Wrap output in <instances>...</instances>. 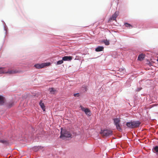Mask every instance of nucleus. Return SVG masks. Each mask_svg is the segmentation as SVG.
I'll return each mask as SVG.
<instances>
[{
  "label": "nucleus",
  "instance_id": "obj_14",
  "mask_svg": "<svg viewBox=\"0 0 158 158\" xmlns=\"http://www.w3.org/2000/svg\"><path fill=\"white\" fill-rule=\"evenodd\" d=\"M114 121L115 125L117 124L120 123V120L118 118H115L114 119Z\"/></svg>",
  "mask_w": 158,
  "mask_h": 158
},
{
  "label": "nucleus",
  "instance_id": "obj_13",
  "mask_svg": "<svg viewBox=\"0 0 158 158\" xmlns=\"http://www.w3.org/2000/svg\"><path fill=\"white\" fill-rule=\"evenodd\" d=\"M85 112L86 114L88 116H90L91 115V112L90 110L88 108H86L85 110Z\"/></svg>",
  "mask_w": 158,
  "mask_h": 158
},
{
  "label": "nucleus",
  "instance_id": "obj_5",
  "mask_svg": "<svg viewBox=\"0 0 158 158\" xmlns=\"http://www.w3.org/2000/svg\"><path fill=\"white\" fill-rule=\"evenodd\" d=\"M46 66L45 63H42L41 64H35L34 66L37 69H39L44 68Z\"/></svg>",
  "mask_w": 158,
  "mask_h": 158
},
{
  "label": "nucleus",
  "instance_id": "obj_19",
  "mask_svg": "<svg viewBox=\"0 0 158 158\" xmlns=\"http://www.w3.org/2000/svg\"><path fill=\"white\" fill-rule=\"evenodd\" d=\"M125 26L127 27H129V28H131L132 27V25L131 24L128 23H126L125 24Z\"/></svg>",
  "mask_w": 158,
  "mask_h": 158
},
{
  "label": "nucleus",
  "instance_id": "obj_3",
  "mask_svg": "<svg viewBox=\"0 0 158 158\" xmlns=\"http://www.w3.org/2000/svg\"><path fill=\"white\" fill-rule=\"evenodd\" d=\"M118 12H115L110 19H109V21H110L112 20H115L116 17L118 15Z\"/></svg>",
  "mask_w": 158,
  "mask_h": 158
},
{
  "label": "nucleus",
  "instance_id": "obj_30",
  "mask_svg": "<svg viewBox=\"0 0 158 158\" xmlns=\"http://www.w3.org/2000/svg\"><path fill=\"white\" fill-rule=\"evenodd\" d=\"M118 1L119 0H118Z\"/></svg>",
  "mask_w": 158,
  "mask_h": 158
},
{
  "label": "nucleus",
  "instance_id": "obj_18",
  "mask_svg": "<svg viewBox=\"0 0 158 158\" xmlns=\"http://www.w3.org/2000/svg\"><path fill=\"white\" fill-rule=\"evenodd\" d=\"M40 148V147L39 146L35 147L33 148V149L36 152Z\"/></svg>",
  "mask_w": 158,
  "mask_h": 158
},
{
  "label": "nucleus",
  "instance_id": "obj_25",
  "mask_svg": "<svg viewBox=\"0 0 158 158\" xmlns=\"http://www.w3.org/2000/svg\"><path fill=\"white\" fill-rule=\"evenodd\" d=\"M74 96L75 97L78 96H79V93L75 94H74Z\"/></svg>",
  "mask_w": 158,
  "mask_h": 158
},
{
  "label": "nucleus",
  "instance_id": "obj_15",
  "mask_svg": "<svg viewBox=\"0 0 158 158\" xmlns=\"http://www.w3.org/2000/svg\"><path fill=\"white\" fill-rule=\"evenodd\" d=\"M126 125L128 127L133 128L132 122V121L127 123Z\"/></svg>",
  "mask_w": 158,
  "mask_h": 158
},
{
  "label": "nucleus",
  "instance_id": "obj_27",
  "mask_svg": "<svg viewBox=\"0 0 158 158\" xmlns=\"http://www.w3.org/2000/svg\"><path fill=\"white\" fill-rule=\"evenodd\" d=\"M157 60L158 61V58H157Z\"/></svg>",
  "mask_w": 158,
  "mask_h": 158
},
{
  "label": "nucleus",
  "instance_id": "obj_29",
  "mask_svg": "<svg viewBox=\"0 0 158 158\" xmlns=\"http://www.w3.org/2000/svg\"><path fill=\"white\" fill-rule=\"evenodd\" d=\"M123 71H124V69H123Z\"/></svg>",
  "mask_w": 158,
  "mask_h": 158
},
{
  "label": "nucleus",
  "instance_id": "obj_21",
  "mask_svg": "<svg viewBox=\"0 0 158 158\" xmlns=\"http://www.w3.org/2000/svg\"><path fill=\"white\" fill-rule=\"evenodd\" d=\"M63 63V60H60L58 61L56 63L57 65H59L62 64Z\"/></svg>",
  "mask_w": 158,
  "mask_h": 158
},
{
  "label": "nucleus",
  "instance_id": "obj_8",
  "mask_svg": "<svg viewBox=\"0 0 158 158\" xmlns=\"http://www.w3.org/2000/svg\"><path fill=\"white\" fill-rule=\"evenodd\" d=\"M104 49V47L102 46H98L95 48V51L96 52H100L102 51Z\"/></svg>",
  "mask_w": 158,
  "mask_h": 158
},
{
  "label": "nucleus",
  "instance_id": "obj_9",
  "mask_svg": "<svg viewBox=\"0 0 158 158\" xmlns=\"http://www.w3.org/2000/svg\"><path fill=\"white\" fill-rule=\"evenodd\" d=\"M0 143L6 145H7L9 144L7 140L3 139H0Z\"/></svg>",
  "mask_w": 158,
  "mask_h": 158
},
{
  "label": "nucleus",
  "instance_id": "obj_12",
  "mask_svg": "<svg viewBox=\"0 0 158 158\" xmlns=\"http://www.w3.org/2000/svg\"><path fill=\"white\" fill-rule=\"evenodd\" d=\"M115 125L118 131H120V132H121L122 131V128H121V127L120 126V123L117 124Z\"/></svg>",
  "mask_w": 158,
  "mask_h": 158
},
{
  "label": "nucleus",
  "instance_id": "obj_24",
  "mask_svg": "<svg viewBox=\"0 0 158 158\" xmlns=\"http://www.w3.org/2000/svg\"><path fill=\"white\" fill-rule=\"evenodd\" d=\"M80 107L81 108V110L82 111H85V109L86 108H85L84 107H83L81 106H80Z\"/></svg>",
  "mask_w": 158,
  "mask_h": 158
},
{
  "label": "nucleus",
  "instance_id": "obj_28",
  "mask_svg": "<svg viewBox=\"0 0 158 158\" xmlns=\"http://www.w3.org/2000/svg\"><path fill=\"white\" fill-rule=\"evenodd\" d=\"M11 106H11H10L9 107H10Z\"/></svg>",
  "mask_w": 158,
  "mask_h": 158
},
{
  "label": "nucleus",
  "instance_id": "obj_23",
  "mask_svg": "<svg viewBox=\"0 0 158 158\" xmlns=\"http://www.w3.org/2000/svg\"><path fill=\"white\" fill-rule=\"evenodd\" d=\"M103 43L107 45H109V41L106 40H104L103 41Z\"/></svg>",
  "mask_w": 158,
  "mask_h": 158
},
{
  "label": "nucleus",
  "instance_id": "obj_17",
  "mask_svg": "<svg viewBox=\"0 0 158 158\" xmlns=\"http://www.w3.org/2000/svg\"><path fill=\"white\" fill-rule=\"evenodd\" d=\"M4 102V98L2 96H0V105L3 104Z\"/></svg>",
  "mask_w": 158,
  "mask_h": 158
},
{
  "label": "nucleus",
  "instance_id": "obj_10",
  "mask_svg": "<svg viewBox=\"0 0 158 158\" xmlns=\"http://www.w3.org/2000/svg\"><path fill=\"white\" fill-rule=\"evenodd\" d=\"M39 105L43 110L44 111H45V106L44 103L42 102L41 100L40 102L39 103Z\"/></svg>",
  "mask_w": 158,
  "mask_h": 158
},
{
  "label": "nucleus",
  "instance_id": "obj_20",
  "mask_svg": "<svg viewBox=\"0 0 158 158\" xmlns=\"http://www.w3.org/2000/svg\"><path fill=\"white\" fill-rule=\"evenodd\" d=\"M6 72L4 70V68H0V74L6 73Z\"/></svg>",
  "mask_w": 158,
  "mask_h": 158
},
{
  "label": "nucleus",
  "instance_id": "obj_16",
  "mask_svg": "<svg viewBox=\"0 0 158 158\" xmlns=\"http://www.w3.org/2000/svg\"><path fill=\"white\" fill-rule=\"evenodd\" d=\"M49 90L52 94H54L56 91V89L54 88H49Z\"/></svg>",
  "mask_w": 158,
  "mask_h": 158
},
{
  "label": "nucleus",
  "instance_id": "obj_11",
  "mask_svg": "<svg viewBox=\"0 0 158 158\" xmlns=\"http://www.w3.org/2000/svg\"><path fill=\"white\" fill-rule=\"evenodd\" d=\"M145 56L144 54H142L139 55L138 58V60L141 61L144 59V58Z\"/></svg>",
  "mask_w": 158,
  "mask_h": 158
},
{
  "label": "nucleus",
  "instance_id": "obj_7",
  "mask_svg": "<svg viewBox=\"0 0 158 158\" xmlns=\"http://www.w3.org/2000/svg\"><path fill=\"white\" fill-rule=\"evenodd\" d=\"M19 72V71L16 69H13L11 70H9L6 72V73H8L9 74H13Z\"/></svg>",
  "mask_w": 158,
  "mask_h": 158
},
{
  "label": "nucleus",
  "instance_id": "obj_4",
  "mask_svg": "<svg viewBox=\"0 0 158 158\" xmlns=\"http://www.w3.org/2000/svg\"><path fill=\"white\" fill-rule=\"evenodd\" d=\"M133 128L139 127L141 123L139 121H132Z\"/></svg>",
  "mask_w": 158,
  "mask_h": 158
},
{
  "label": "nucleus",
  "instance_id": "obj_26",
  "mask_svg": "<svg viewBox=\"0 0 158 158\" xmlns=\"http://www.w3.org/2000/svg\"><path fill=\"white\" fill-rule=\"evenodd\" d=\"M112 131H111L109 130V135H111L112 134Z\"/></svg>",
  "mask_w": 158,
  "mask_h": 158
},
{
  "label": "nucleus",
  "instance_id": "obj_1",
  "mask_svg": "<svg viewBox=\"0 0 158 158\" xmlns=\"http://www.w3.org/2000/svg\"><path fill=\"white\" fill-rule=\"evenodd\" d=\"M60 133V138L62 139H64V137H70L72 136L71 134L69 131H67L63 129H61Z\"/></svg>",
  "mask_w": 158,
  "mask_h": 158
},
{
  "label": "nucleus",
  "instance_id": "obj_22",
  "mask_svg": "<svg viewBox=\"0 0 158 158\" xmlns=\"http://www.w3.org/2000/svg\"><path fill=\"white\" fill-rule=\"evenodd\" d=\"M154 151L156 152H158V146H156L154 148Z\"/></svg>",
  "mask_w": 158,
  "mask_h": 158
},
{
  "label": "nucleus",
  "instance_id": "obj_6",
  "mask_svg": "<svg viewBox=\"0 0 158 158\" xmlns=\"http://www.w3.org/2000/svg\"><path fill=\"white\" fill-rule=\"evenodd\" d=\"M73 59L72 56H64L62 58L63 61H70Z\"/></svg>",
  "mask_w": 158,
  "mask_h": 158
},
{
  "label": "nucleus",
  "instance_id": "obj_2",
  "mask_svg": "<svg viewBox=\"0 0 158 158\" xmlns=\"http://www.w3.org/2000/svg\"><path fill=\"white\" fill-rule=\"evenodd\" d=\"M100 134L103 138L106 137L109 135V131L107 129L101 130Z\"/></svg>",
  "mask_w": 158,
  "mask_h": 158
}]
</instances>
